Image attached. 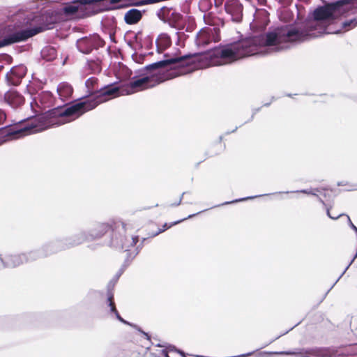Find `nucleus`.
Here are the masks:
<instances>
[{"label":"nucleus","mask_w":357,"mask_h":357,"mask_svg":"<svg viewBox=\"0 0 357 357\" xmlns=\"http://www.w3.org/2000/svg\"><path fill=\"white\" fill-rule=\"evenodd\" d=\"M352 0H341L327 5L319 6L309 14L304 24L297 27L289 24L279 26L266 33H259L229 43L219 52L231 54L241 51L243 58L253 55H266L289 48L290 43L302 42L319 37L325 33L328 26L335 20V12Z\"/></svg>","instance_id":"nucleus-1"},{"label":"nucleus","mask_w":357,"mask_h":357,"mask_svg":"<svg viewBox=\"0 0 357 357\" xmlns=\"http://www.w3.org/2000/svg\"><path fill=\"white\" fill-rule=\"evenodd\" d=\"M229 45L215 47L200 53L181 56L165 54L164 59L146 66L142 70L146 71V73H142L141 78L128 83L121 93L122 95L132 94L137 91L153 87L165 80L191 73L198 67L196 62L203 59L208 60V65L221 66L231 63L242 59L241 51L231 54L219 52Z\"/></svg>","instance_id":"nucleus-2"},{"label":"nucleus","mask_w":357,"mask_h":357,"mask_svg":"<svg viewBox=\"0 0 357 357\" xmlns=\"http://www.w3.org/2000/svg\"><path fill=\"white\" fill-rule=\"evenodd\" d=\"M85 86L87 89L85 98H79L70 105H59L35 119L31 117V120L36 122V132L77 119L99 104L119 95L123 96L121 92L124 88H120L116 83L100 86L98 79L93 77L86 80Z\"/></svg>","instance_id":"nucleus-3"},{"label":"nucleus","mask_w":357,"mask_h":357,"mask_svg":"<svg viewBox=\"0 0 357 357\" xmlns=\"http://www.w3.org/2000/svg\"><path fill=\"white\" fill-rule=\"evenodd\" d=\"M10 24H0V48L24 42L47 29H52L62 17L54 9L43 14L19 10L10 16Z\"/></svg>","instance_id":"nucleus-4"},{"label":"nucleus","mask_w":357,"mask_h":357,"mask_svg":"<svg viewBox=\"0 0 357 357\" xmlns=\"http://www.w3.org/2000/svg\"><path fill=\"white\" fill-rule=\"evenodd\" d=\"M36 122L31 117L20 121L14 126L10 125L0 128V137L3 142L36 133Z\"/></svg>","instance_id":"nucleus-5"},{"label":"nucleus","mask_w":357,"mask_h":357,"mask_svg":"<svg viewBox=\"0 0 357 357\" xmlns=\"http://www.w3.org/2000/svg\"><path fill=\"white\" fill-rule=\"evenodd\" d=\"M337 350L331 348L314 347V348H303L298 351H279L275 352L279 355H294L298 357H309L314 356L317 357H333L336 355Z\"/></svg>","instance_id":"nucleus-6"},{"label":"nucleus","mask_w":357,"mask_h":357,"mask_svg":"<svg viewBox=\"0 0 357 357\" xmlns=\"http://www.w3.org/2000/svg\"><path fill=\"white\" fill-rule=\"evenodd\" d=\"M105 45V41L98 34H92L78 39L76 42L77 50L84 54H89L93 50H98Z\"/></svg>","instance_id":"nucleus-7"},{"label":"nucleus","mask_w":357,"mask_h":357,"mask_svg":"<svg viewBox=\"0 0 357 357\" xmlns=\"http://www.w3.org/2000/svg\"><path fill=\"white\" fill-rule=\"evenodd\" d=\"M220 39L219 28H203L197 34L195 37V44L198 47L205 46L209 43L218 42Z\"/></svg>","instance_id":"nucleus-8"},{"label":"nucleus","mask_w":357,"mask_h":357,"mask_svg":"<svg viewBox=\"0 0 357 357\" xmlns=\"http://www.w3.org/2000/svg\"><path fill=\"white\" fill-rule=\"evenodd\" d=\"M224 8L233 22L238 23L242 21L243 6L239 0H227Z\"/></svg>","instance_id":"nucleus-9"},{"label":"nucleus","mask_w":357,"mask_h":357,"mask_svg":"<svg viewBox=\"0 0 357 357\" xmlns=\"http://www.w3.org/2000/svg\"><path fill=\"white\" fill-rule=\"evenodd\" d=\"M26 73V67L23 64L15 66L6 75V79L9 85H19Z\"/></svg>","instance_id":"nucleus-10"},{"label":"nucleus","mask_w":357,"mask_h":357,"mask_svg":"<svg viewBox=\"0 0 357 357\" xmlns=\"http://www.w3.org/2000/svg\"><path fill=\"white\" fill-rule=\"evenodd\" d=\"M0 261L4 268H16L24 263H25L24 254H10L7 255L5 258L0 255Z\"/></svg>","instance_id":"nucleus-11"},{"label":"nucleus","mask_w":357,"mask_h":357,"mask_svg":"<svg viewBox=\"0 0 357 357\" xmlns=\"http://www.w3.org/2000/svg\"><path fill=\"white\" fill-rule=\"evenodd\" d=\"M110 225L107 223H98L93 228L86 231L88 241L102 238L108 231Z\"/></svg>","instance_id":"nucleus-12"},{"label":"nucleus","mask_w":357,"mask_h":357,"mask_svg":"<svg viewBox=\"0 0 357 357\" xmlns=\"http://www.w3.org/2000/svg\"><path fill=\"white\" fill-rule=\"evenodd\" d=\"M3 99L13 109H17L24 103V98L16 91H7L4 94Z\"/></svg>","instance_id":"nucleus-13"},{"label":"nucleus","mask_w":357,"mask_h":357,"mask_svg":"<svg viewBox=\"0 0 357 357\" xmlns=\"http://www.w3.org/2000/svg\"><path fill=\"white\" fill-rule=\"evenodd\" d=\"M145 10H139L137 8H131L128 10L124 15V22L128 25H134L138 24L142 19Z\"/></svg>","instance_id":"nucleus-14"},{"label":"nucleus","mask_w":357,"mask_h":357,"mask_svg":"<svg viewBox=\"0 0 357 357\" xmlns=\"http://www.w3.org/2000/svg\"><path fill=\"white\" fill-rule=\"evenodd\" d=\"M68 250L78 246L84 242L88 241L86 231H81L72 236L63 238Z\"/></svg>","instance_id":"nucleus-15"},{"label":"nucleus","mask_w":357,"mask_h":357,"mask_svg":"<svg viewBox=\"0 0 357 357\" xmlns=\"http://www.w3.org/2000/svg\"><path fill=\"white\" fill-rule=\"evenodd\" d=\"M107 298L106 301V304L107 307H109V315L110 317L114 316L116 319H118L121 323H126V320L124 319L119 314V311L116 309V304L114 298V294L111 291V289H107Z\"/></svg>","instance_id":"nucleus-16"},{"label":"nucleus","mask_w":357,"mask_h":357,"mask_svg":"<svg viewBox=\"0 0 357 357\" xmlns=\"http://www.w3.org/2000/svg\"><path fill=\"white\" fill-rule=\"evenodd\" d=\"M56 91L61 100L64 101L70 98L73 92V89L70 84L61 82L58 85Z\"/></svg>","instance_id":"nucleus-17"},{"label":"nucleus","mask_w":357,"mask_h":357,"mask_svg":"<svg viewBox=\"0 0 357 357\" xmlns=\"http://www.w3.org/2000/svg\"><path fill=\"white\" fill-rule=\"evenodd\" d=\"M38 100L41 104L42 107H49L52 106L54 102L53 94L50 91H43L40 93L37 98L33 100L38 105Z\"/></svg>","instance_id":"nucleus-18"},{"label":"nucleus","mask_w":357,"mask_h":357,"mask_svg":"<svg viewBox=\"0 0 357 357\" xmlns=\"http://www.w3.org/2000/svg\"><path fill=\"white\" fill-rule=\"evenodd\" d=\"M155 43L158 52L163 51L172 45V40L167 33H162L158 36Z\"/></svg>","instance_id":"nucleus-19"},{"label":"nucleus","mask_w":357,"mask_h":357,"mask_svg":"<svg viewBox=\"0 0 357 357\" xmlns=\"http://www.w3.org/2000/svg\"><path fill=\"white\" fill-rule=\"evenodd\" d=\"M207 209H205V210H203L202 211H199V212H197V213H194V214H191V215H189L188 217L186 218H184L183 219H181V220H176V221H174L173 222H171L170 224H168V223H165L163 225H162V228L161 229H159L157 231H155V233L154 234H152L151 236L152 237H155L158 235H159L160 234L162 233L163 231H166L167 229H168L169 228L172 227V226H174L176 225H178L183 221H185V220H188V219H190L193 217H195V215L204 212V211H206Z\"/></svg>","instance_id":"nucleus-20"},{"label":"nucleus","mask_w":357,"mask_h":357,"mask_svg":"<svg viewBox=\"0 0 357 357\" xmlns=\"http://www.w3.org/2000/svg\"><path fill=\"white\" fill-rule=\"evenodd\" d=\"M121 73L123 77V79L126 80H128L126 83L121 84H116V86H119L120 88L126 87V86L130 82L135 81L139 78H141L142 77V74L139 75H132V72L130 69L127 68L126 66L121 68Z\"/></svg>","instance_id":"nucleus-21"},{"label":"nucleus","mask_w":357,"mask_h":357,"mask_svg":"<svg viewBox=\"0 0 357 357\" xmlns=\"http://www.w3.org/2000/svg\"><path fill=\"white\" fill-rule=\"evenodd\" d=\"M183 20L182 15L176 11V9L173 8V10L169 13V21L167 22L166 24H168L170 27L177 28L178 24Z\"/></svg>","instance_id":"nucleus-22"},{"label":"nucleus","mask_w":357,"mask_h":357,"mask_svg":"<svg viewBox=\"0 0 357 357\" xmlns=\"http://www.w3.org/2000/svg\"><path fill=\"white\" fill-rule=\"evenodd\" d=\"M24 254L25 257V263H29L39 259L45 258L40 248L27 252H24Z\"/></svg>","instance_id":"nucleus-23"},{"label":"nucleus","mask_w":357,"mask_h":357,"mask_svg":"<svg viewBox=\"0 0 357 357\" xmlns=\"http://www.w3.org/2000/svg\"><path fill=\"white\" fill-rule=\"evenodd\" d=\"M129 265V259L128 257L125 260L124 263L122 264L121 267L119 268V270L116 272L114 278L110 280L107 285L108 289H110L111 288H113V287L115 285V284L117 282L119 278L121 277V275L123 273L126 268Z\"/></svg>","instance_id":"nucleus-24"},{"label":"nucleus","mask_w":357,"mask_h":357,"mask_svg":"<svg viewBox=\"0 0 357 357\" xmlns=\"http://www.w3.org/2000/svg\"><path fill=\"white\" fill-rule=\"evenodd\" d=\"M41 56L46 61H52L56 57V50L52 47H45L41 50Z\"/></svg>","instance_id":"nucleus-25"},{"label":"nucleus","mask_w":357,"mask_h":357,"mask_svg":"<svg viewBox=\"0 0 357 357\" xmlns=\"http://www.w3.org/2000/svg\"><path fill=\"white\" fill-rule=\"evenodd\" d=\"M172 7L162 6L156 13V15L160 20L164 23L169 21V13L173 10Z\"/></svg>","instance_id":"nucleus-26"},{"label":"nucleus","mask_w":357,"mask_h":357,"mask_svg":"<svg viewBox=\"0 0 357 357\" xmlns=\"http://www.w3.org/2000/svg\"><path fill=\"white\" fill-rule=\"evenodd\" d=\"M123 0H109V3L111 4V6L106 8L107 10H116V9H121L128 6H135L134 5H131L130 3H132L133 2H129L127 3L126 1L125 3H123Z\"/></svg>","instance_id":"nucleus-27"},{"label":"nucleus","mask_w":357,"mask_h":357,"mask_svg":"<svg viewBox=\"0 0 357 357\" xmlns=\"http://www.w3.org/2000/svg\"><path fill=\"white\" fill-rule=\"evenodd\" d=\"M54 252L56 253L68 250L65 240L63 238H56L52 241Z\"/></svg>","instance_id":"nucleus-28"},{"label":"nucleus","mask_w":357,"mask_h":357,"mask_svg":"<svg viewBox=\"0 0 357 357\" xmlns=\"http://www.w3.org/2000/svg\"><path fill=\"white\" fill-rule=\"evenodd\" d=\"M40 248L45 258L56 254L52 241L43 244Z\"/></svg>","instance_id":"nucleus-29"},{"label":"nucleus","mask_w":357,"mask_h":357,"mask_svg":"<svg viewBox=\"0 0 357 357\" xmlns=\"http://www.w3.org/2000/svg\"><path fill=\"white\" fill-rule=\"evenodd\" d=\"M269 195L270 194H265L264 196ZM261 196H264V195H256V196H250V197L236 199H234V200H232V201L225 202L222 203L220 204H218L216 206H214L211 207V208H215V207H219V206H221L228 205V204H234V203L245 201V200H248V199H254L255 197H261Z\"/></svg>","instance_id":"nucleus-30"},{"label":"nucleus","mask_w":357,"mask_h":357,"mask_svg":"<svg viewBox=\"0 0 357 357\" xmlns=\"http://www.w3.org/2000/svg\"><path fill=\"white\" fill-rule=\"evenodd\" d=\"M357 26V17L342 22V27L346 30H350Z\"/></svg>","instance_id":"nucleus-31"},{"label":"nucleus","mask_w":357,"mask_h":357,"mask_svg":"<svg viewBox=\"0 0 357 357\" xmlns=\"http://www.w3.org/2000/svg\"><path fill=\"white\" fill-rule=\"evenodd\" d=\"M123 324H126V325H128V326H131L132 328H135V330H137L138 332H139L140 333L143 334L144 335V337H146V340H151V336L149 335V334L145 331H144L139 326H137V324H133V323H130L128 321H126V323H123Z\"/></svg>","instance_id":"nucleus-32"},{"label":"nucleus","mask_w":357,"mask_h":357,"mask_svg":"<svg viewBox=\"0 0 357 357\" xmlns=\"http://www.w3.org/2000/svg\"><path fill=\"white\" fill-rule=\"evenodd\" d=\"M321 192V189L320 188H315V189H303V190H296V191H291V192H301V193H304V194H307V195H313V196H317V194L316 192ZM290 192L289 191H287L285 192V193H289Z\"/></svg>","instance_id":"nucleus-33"},{"label":"nucleus","mask_w":357,"mask_h":357,"mask_svg":"<svg viewBox=\"0 0 357 357\" xmlns=\"http://www.w3.org/2000/svg\"><path fill=\"white\" fill-rule=\"evenodd\" d=\"M89 66H90V68H93V71L100 72L101 70L100 66L97 63L93 62V61L90 62L89 61Z\"/></svg>","instance_id":"nucleus-34"},{"label":"nucleus","mask_w":357,"mask_h":357,"mask_svg":"<svg viewBox=\"0 0 357 357\" xmlns=\"http://www.w3.org/2000/svg\"><path fill=\"white\" fill-rule=\"evenodd\" d=\"M261 107H257V108L252 109V114L251 117L248 121H246L244 123H247L248 122L252 121L254 119L255 115L261 110Z\"/></svg>","instance_id":"nucleus-35"},{"label":"nucleus","mask_w":357,"mask_h":357,"mask_svg":"<svg viewBox=\"0 0 357 357\" xmlns=\"http://www.w3.org/2000/svg\"><path fill=\"white\" fill-rule=\"evenodd\" d=\"M275 1H278L282 7L288 6L289 5L291 4V3L292 1V0H275Z\"/></svg>","instance_id":"nucleus-36"},{"label":"nucleus","mask_w":357,"mask_h":357,"mask_svg":"<svg viewBox=\"0 0 357 357\" xmlns=\"http://www.w3.org/2000/svg\"><path fill=\"white\" fill-rule=\"evenodd\" d=\"M176 35L177 36L178 40L176 42L177 45H180V41L183 39L185 38V35L184 33H181L179 31L176 32Z\"/></svg>","instance_id":"nucleus-37"},{"label":"nucleus","mask_w":357,"mask_h":357,"mask_svg":"<svg viewBox=\"0 0 357 357\" xmlns=\"http://www.w3.org/2000/svg\"><path fill=\"white\" fill-rule=\"evenodd\" d=\"M326 214L327 215L331 218V219H333V220H337V218H339L340 217L344 215V214L342 213V214H339V215H337L335 216H333L331 215L330 213V210L329 208H326Z\"/></svg>","instance_id":"nucleus-38"},{"label":"nucleus","mask_w":357,"mask_h":357,"mask_svg":"<svg viewBox=\"0 0 357 357\" xmlns=\"http://www.w3.org/2000/svg\"><path fill=\"white\" fill-rule=\"evenodd\" d=\"M326 214L327 215L331 218V219H333V220H337V218H339L340 217L344 215V214L342 213V214H339V215H337L335 216H333L331 215L330 213V210L329 208H326Z\"/></svg>","instance_id":"nucleus-39"},{"label":"nucleus","mask_w":357,"mask_h":357,"mask_svg":"<svg viewBox=\"0 0 357 357\" xmlns=\"http://www.w3.org/2000/svg\"><path fill=\"white\" fill-rule=\"evenodd\" d=\"M326 214L327 215L331 218V219H333V220H337V218H339L340 217L344 215V214L342 213V214H339V215H337L335 216H333L331 215L330 213V210L329 208H326Z\"/></svg>","instance_id":"nucleus-40"},{"label":"nucleus","mask_w":357,"mask_h":357,"mask_svg":"<svg viewBox=\"0 0 357 357\" xmlns=\"http://www.w3.org/2000/svg\"><path fill=\"white\" fill-rule=\"evenodd\" d=\"M109 0H86L84 1V3H88L89 6L93 5L96 3L101 2V1H107L109 2Z\"/></svg>","instance_id":"nucleus-41"},{"label":"nucleus","mask_w":357,"mask_h":357,"mask_svg":"<svg viewBox=\"0 0 357 357\" xmlns=\"http://www.w3.org/2000/svg\"><path fill=\"white\" fill-rule=\"evenodd\" d=\"M185 193H186V192H183L181 194V197H180V199H179L178 202H175V203H172V204H170V206H172V207H175V206H179V205L181 204L183 197V195H184Z\"/></svg>","instance_id":"nucleus-42"},{"label":"nucleus","mask_w":357,"mask_h":357,"mask_svg":"<svg viewBox=\"0 0 357 357\" xmlns=\"http://www.w3.org/2000/svg\"><path fill=\"white\" fill-rule=\"evenodd\" d=\"M265 24H258V22L256 21V22H253L250 24V27L252 29H254V28H257V27H260V28H264L265 27Z\"/></svg>","instance_id":"nucleus-43"},{"label":"nucleus","mask_w":357,"mask_h":357,"mask_svg":"<svg viewBox=\"0 0 357 357\" xmlns=\"http://www.w3.org/2000/svg\"><path fill=\"white\" fill-rule=\"evenodd\" d=\"M6 119V114L1 109H0V124H2Z\"/></svg>","instance_id":"nucleus-44"},{"label":"nucleus","mask_w":357,"mask_h":357,"mask_svg":"<svg viewBox=\"0 0 357 357\" xmlns=\"http://www.w3.org/2000/svg\"><path fill=\"white\" fill-rule=\"evenodd\" d=\"M139 241V236H132V242L130 243V246L133 247L135 246L137 243Z\"/></svg>","instance_id":"nucleus-45"},{"label":"nucleus","mask_w":357,"mask_h":357,"mask_svg":"<svg viewBox=\"0 0 357 357\" xmlns=\"http://www.w3.org/2000/svg\"><path fill=\"white\" fill-rule=\"evenodd\" d=\"M12 58L10 56L8 55V54H1L0 55V61H2V60H6V61H9V60H11Z\"/></svg>","instance_id":"nucleus-46"},{"label":"nucleus","mask_w":357,"mask_h":357,"mask_svg":"<svg viewBox=\"0 0 357 357\" xmlns=\"http://www.w3.org/2000/svg\"><path fill=\"white\" fill-rule=\"evenodd\" d=\"M165 349H167L168 351H176V349H177V348L174 345L169 344Z\"/></svg>","instance_id":"nucleus-47"},{"label":"nucleus","mask_w":357,"mask_h":357,"mask_svg":"<svg viewBox=\"0 0 357 357\" xmlns=\"http://www.w3.org/2000/svg\"><path fill=\"white\" fill-rule=\"evenodd\" d=\"M147 240L146 238H143L142 239V242L139 243V245L137 247V249H142V248L143 247L144 245V243Z\"/></svg>","instance_id":"nucleus-48"},{"label":"nucleus","mask_w":357,"mask_h":357,"mask_svg":"<svg viewBox=\"0 0 357 357\" xmlns=\"http://www.w3.org/2000/svg\"><path fill=\"white\" fill-rule=\"evenodd\" d=\"M176 352L179 354L182 357H187L185 353L181 349H176Z\"/></svg>","instance_id":"nucleus-49"},{"label":"nucleus","mask_w":357,"mask_h":357,"mask_svg":"<svg viewBox=\"0 0 357 357\" xmlns=\"http://www.w3.org/2000/svg\"><path fill=\"white\" fill-rule=\"evenodd\" d=\"M215 1V6L219 7L222 4V0H214Z\"/></svg>","instance_id":"nucleus-50"},{"label":"nucleus","mask_w":357,"mask_h":357,"mask_svg":"<svg viewBox=\"0 0 357 357\" xmlns=\"http://www.w3.org/2000/svg\"><path fill=\"white\" fill-rule=\"evenodd\" d=\"M161 353L164 356V357H169L167 349H162Z\"/></svg>","instance_id":"nucleus-51"},{"label":"nucleus","mask_w":357,"mask_h":357,"mask_svg":"<svg viewBox=\"0 0 357 357\" xmlns=\"http://www.w3.org/2000/svg\"><path fill=\"white\" fill-rule=\"evenodd\" d=\"M238 126H236L234 130H231V131H227V132H226L225 135H229V134H230V133L235 132L237 130V129H238Z\"/></svg>","instance_id":"nucleus-52"},{"label":"nucleus","mask_w":357,"mask_h":357,"mask_svg":"<svg viewBox=\"0 0 357 357\" xmlns=\"http://www.w3.org/2000/svg\"><path fill=\"white\" fill-rule=\"evenodd\" d=\"M316 197H317L319 202H320L324 206H326L324 201L318 195Z\"/></svg>","instance_id":"nucleus-53"},{"label":"nucleus","mask_w":357,"mask_h":357,"mask_svg":"<svg viewBox=\"0 0 357 357\" xmlns=\"http://www.w3.org/2000/svg\"><path fill=\"white\" fill-rule=\"evenodd\" d=\"M288 333V331H286V332H285V333H284L283 334H282V335H279V336L276 337L275 339H273V340H272L271 341H270V342H269V343H272V342H274L275 340L278 339L280 337H281L282 335H284V334H286V333Z\"/></svg>","instance_id":"nucleus-54"},{"label":"nucleus","mask_w":357,"mask_h":357,"mask_svg":"<svg viewBox=\"0 0 357 357\" xmlns=\"http://www.w3.org/2000/svg\"><path fill=\"white\" fill-rule=\"evenodd\" d=\"M337 185L338 186H342V185H346V183L344 181H339V182H337Z\"/></svg>","instance_id":"nucleus-55"},{"label":"nucleus","mask_w":357,"mask_h":357,"mask_svg":"<svg viewBox=\"0 0 357 357\" xmlns=\"http://www.w3.org/2000/svg\"><path fill=\"white\" fill-rule=\"evenodd\" d=\"M271 102H266V103H264V104L263 105V106H264V107H268V106H270V105H271Z\"/></svg>","instance_id":"nucleus-56"},{"label":"nucleus","mask_w":357,"mask_h":357,"mask_svg":"<svg viewBox=\"0 0 357 357\" xmlns=\"http://www.w3.org/2000/svg\"><path fill=\"white\" fill-rule=\"evenodd\" d=\"M155 346L158 347H165V345H163V344H162L160 343L157 344Z\"/></svg>","instance_id":"nucleus-57"},{"label":"nucleus","mask_w":357,"mask_h":357,"mask_svg":"<svg viewBox=\"0 0 357 357\" xmlns=\"http://www.w3.org/2000/svg\"><path fill=\"white\" fill-rule=\"evenodd\" d=\"M222 138H223L222 136H220L218 143L221 142V141L222 140Z\"/></svg>","instance_id":"nucleus-58"},{"label":"nucleus","mask_w":357,"mask_h":357,"mask_svg":"<svg viewBox=\"0 0 357 357\" xmlns=\"http://www.w3.org/2000/svg\"><path fill=\"white\" fill-rule=\"evenodd\" d=\"M354 190H357V184L354 185Z\"/></svg>","instance_id":"nucleus-59"},{"label":"nucleus","mask_w":357,"mask_h":357,"mask_svg":"<svg viewBox=\"0 0 357 357\" xmlns=\"http://www.w3.org/2000/svg\"><path fill=\"white\" fill-rule=\"evenodd\" d=\"M30 105H31V108H33V102H31Z\"/></svg>","instance_id":"nucleus-60"},{"label":"nucleus","mask_w":357,"mask_h":357,"mask_svg":"<svg viewBox=\"0 0 357 357\" xmlns=\"http://www.w3.org/2000/svg\"><path fill=\"white\" fill-rule=\"evenodd\" d=\"M297 325H298V324H296L294 326L291 327V330H292V329H294V328L295 326H296Z\"/></svg>","instance_id":"nucleus-61"},{"label":"nucleus","mask_w":357,"mask_h":357,"mask_svg":"<svg viewBox=\"0 0 357 357\" xmlns=\"http://www.w3.org/2000/svg\"><path fill=\"white\" fill-rule=\"evenodd\" d=\"M155 233V232H152V234H150V236H151V237H152V236H151V235H152V234H154Z\"/></svg>","instance_id":"nucleus-62"},{"label":"nucleus","mask_w":357,"mask_h":357,"mask_svg":"<svg viewBox=\"0 0 357 357\" xmlns=\"http://www.w3.org/2000/svg\"><path fill=\"white\" fill-rule=\"evenodd\" d=\"M125 246L123 245H121V248L123 249Z\"/></svg>","instance_id":"nucleus-63"},{"label":"nucleus","mask_w":357,"mask_h":357,"mask_svg":"<svg viewBox=\"0 0 357 357\" xmlns=\"http://www.w3.org/2000/svg\"><path fill=\"white\" fill-rule=\"evenodd\" d=\"M129 250L128 249H125V252H128Z\"/></svg>","instance_id":"nucleus-64"}]
</instances>
